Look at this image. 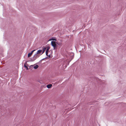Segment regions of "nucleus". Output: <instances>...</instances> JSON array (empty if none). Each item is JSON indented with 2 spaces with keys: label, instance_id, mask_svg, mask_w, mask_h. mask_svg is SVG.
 <instances>
[{
  "label": "nucleus",
  "instance_id": "1",
  "mask_svg": "<svg viewBox=\"0 0 126 126\" xmlns=\"http://www.w3.org/2000/svg\"><path fill=\"white\" fill-rule=\"evenodd\" d=\"M51 45L53 47L54 49H56L57 48L56 47L57 46L56 45V42L54 41H52L51 42Z\"/></svg>",
  "mask_w": 126,
  "mask_h": 126
},
{
  "label": "nucleus",
  "instance_id": "2",
  "mask_svg": "<svg viewBox=\"0 0 126 126\" xmlns=\"http://www.w3.org/2000/svg\"><path fill=\"white\" fill-rule=\"evenodd\" d=\"M39 56V55H38L36 53L34 56L33 58V59L32 60V61H34L36 59L38 58Z\"/></svg>",
  "mask_w": 126,
  "mask_h": 126
},
{
  "label": "nucleus",
  "instance_id": "3",
  "mask_svg": "<svg viewBox=\"0 0 126 126\" xmlns=\"http://www.w3.org/2000/svg\"><path fill=\"white\" fill-rule=\"evenodd\" d=\"M62 41L60 40V42H56V44L57 46H59L60 47H61L62 45Z\"/></svg>",
  "mask_w": 126,
  "mask_h": 126
},
{
  "label": "nucleus",
  "instance_id": "4",
  "mask_svg": "<svg viewBox=\"0 0 126 126\" xmlns=\"http://www.w3.org/2000/svg\"><path fill=\"white\" fill-rule=\"evenodd\" d=\"M42 52V50H38L36 52V53L38 54V55H41V52Z\"/></svg>",
  "mask_w": 126,
  "mask_h": 126
},
{
  "label": "nucleus",
  "instance_id": "5",
  "mask_svg": "<svg viewBox=\"0 0 126 126\" xmlns=\"http://www.w3.org/2000/svg\"><path fill=\"white\" fill-rule=\"evenodd\" d=\"M50 48V47H47V50L46 52V54L47 56H48L47 54H48V51L49 49Z\"/></svg>",
  "mask_w": 126,
  "mask_h": 126
},
{
  "label": "nucleus",
  "instance_id": "6",
  "mask_svg": "<svg viewBox=\"0 0 126 126\" xmlns=\"http://www.w3.org/2000/svg\"><path fill=\"white\" fill-rule=\"evenodd\" d=\"M52 85L51 84H50L49 85H47V87L48 88H50L52 86Z\"/></svg>",
  "mask_w": 126,
  "mask_h": 126
},
{
  "label": "nucleus",
  "instance_id": "7",
  "mask_svg": "<svg viewBox=\"0 0 126 126\" xmlns=\"http://www.w3.org/2000/svg\"><path fill=\"white\" fill-rule=\"evenodd\" d=\"M43 48V52L41 54H42L43 53L45 52V50L46 49V47H44V48Z\"/></svg>",
  "mask_w": 126,
  "mask_h": 126
},
{
  "label": "nucleus",
  "instance_id": "8",
  "mask_svg": "<svg viewBox=\"0 0 126 126\" xmlns=\"http://www.w3.org/2000/svg\"><path fill=\"white\" fill-rule=\"evenodd\" d=\"M32 54L31 53H29L28 54V57H31V55H32Z\"/></svg>",
  "mask_w": 126,
  "mask_h": 126
},
{
  "label": "nucleus",
  "instance_id": "9",
  "mask_svg": "<svg viewBox=\"0 0 126 126\" xmlns=\"http://www.w3.org/2000/svg\"><path fill=\"white\" fill-rule=\"evenodd\" d=\"M26 64H27V63H25V64H24V67H25L26 68V69H27V70H28L29 69H28V67L27 66H26Z\"/></svg>",
  "mask_w": 126,
  "mask_h": 126
},
{
  "label": "nucleus",
  "instance_id": "10",
  "mask_svg": "<svg viewBox=\"0 0 126 126\" xmlns=\"http://www.w3.org/2000/svg\"><path fill=\"white\" fill-rule=\"evenodd\" d=\"M52 41H56L57 40L56 38H55V37H52Z\"/></svg>",
  "mask_w": 126,
  "mask_h": 126
},
{
  "label": "nucleus",
  "instance_id": "11",
  "mask_svg": "<svg viewBox=\"0 0 126 126\" xmlns=\"http://www.w3.org/2000/svg\"><path fill=\"white\" fill-rule=\"evenodd\" d=\"M38 65H36V66H34V68L35 69H36L38 68Z\"/></svg>",
  "mask_w": 126,
  "mask_h": 126
},
{
  "label": "nucleus",
  "instance_id": "12",
  "mask_svg": "<svg viewBox=\"0 0 126 126\" xmlns=\"http://www.w3.org/2000/svg\"><path fill=\"white\" fill-rule=\"evenodd\" d=\"M35 50H34L32 51L31 52V53L32 54L33 52Z\"/></svg>",
  "mask_w": 126,
  "mask_h": 126
},
{
  "label": "nucleus",
  "instance_id": "13",
  "mask_svg": "<svg viewBox=\"0 0 126 126\" xmlns=\"http://www.w3.org/2000/svg\"><path fill=\"white\" fill-rule=\"evenodd\" d=\"M52 38L50 39L49 40V41H52Z\"/></svg>",
  "mask_w": 126,
  "mask_h": 126
}]
</instances>
